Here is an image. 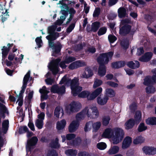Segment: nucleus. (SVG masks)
Listing matches in <instances>:
<instances>
[{
	"label": "nucleus",
	"mask_w": 156,
	"mask_h": 156,
	"mask_svg": "<svg viewBox=\"0 0 156 156\" xmlns=\"http://www.w3.org/2000/svg\"><path fill=\"white\" fill-rule=\"evenodd\" d=\"M99 112L95 106H90L86 107L81 112L77 114L76 120L73 121L69 127L70 132H75L79 125V121L83 119L86 116L90 119H94L98 117Z\"/></svg>",
	"instance_id": "f257e3e1"
},
{
	"label": "nucleus",
	"mask_w": 156,
	"mask_h": 156,
	"mask_svg": "<svg viewBox=\"0 0 156 156\" xmlns=\"http://www.w3.org/2000/svg\"><path fill=\"white\" fill-rule=\"evenodd\" d=\"M60 84H64L71 86L72 93L74 96L78 94V96L80 98H87L89 94V92L88 91H83L80 94L79 93L82 90V87L78 85V79L77 78H74L71 80L70 79L66 78V76H65L60 81Z\"/></svg>",
	"instance_id": "f03ea898"
},
{
	"label": "nucleus",
	"mask_w": 156,
	"mask_h": 156,
	"mask_svg": "<svg viewBox=\"0 0 156 156\" xmlns=\"http://www.w3.org/2000/svg\"><path fill=\"white\" fill-rule=\"evenodd\" d=\"M56 30L55 26H51L48 28V32L49 35L46 37V38L48 40L49 46L51 48L53 47L54 52L52 55L57 56L59 54L62 48V45L59 43H58L56 46L54 47V44L52 41L55 40L58 37V33L55 32Z\"/></svg>",
	"instance_id": "7ed1b4c3"
},
{
	"label": "nucleus",
	"mask_w": 156,
	"mask_h": 156,
	"mask_svg": "<svg viewBox=\"0 0 156 156\" xmlns=\"http://www.w3.org/2000/svg\"><path fill=\"white\" fill-rule=\"evenodd\" d=\"M113 55V52L111 51L107 53L101 54L98 58L97 61L100 64L98 72L99 76H103L105 75L106 71L105 66L102 64H107L111 59Z\"/></svg>",
	"instance_id": "20e7f679"
},
{
	"label": "nucleus",
	"mask_w": 156,
	"mask_h": 156,
	"mask_svg": "<svg viewBox=\"0 0 156 156\" xmlns=\"http://www.w3.org/2000/svg\"><path fill=\"white\" fill-rule=\"evenodd\" d=\"M59 4H61L62 6L61 7L62 10L60 11V13L62 14L60 17V19L57 20L55 23V25H52V26H55L56 28L57 27L56 25H60L66 19L67 16L68 15V13L67 11L66 10L64 9L68 10V5L66 4H64L63 3V1H60L59 2Z\"/></svg>",
	"instance_id": "39448f33"
},
{
	"label": "nucleus",
	"mask_w": 156,
	"mask_h": 156,
	"mask_svg": "<svg viewBox=\"0 0 156 156\" xmlns=\"http://www.w3.org/2000/svg\"><path fill=\"white\" fill-rule=\"evenodd\" d=\"M130 20L129 19L122 20L121 22V28L119 33L121 34L124 35L129 33L131 30V26L128 24L130 23Z\"/></svg>",
	"instance_id": "423d86ee"
},
{
	"label": "nucleus",
	"mask_w": 156,
	"mask_h": 156,
	"mask_svg": "<svg viewBox=\"0 0 156 156\" xmlns=\"http://www.w3.org/2000/svg\"><path fill=\"white\" fill-rule=\"evenodd\" d=\"M114 130L115 132V135L112 136V140L114 144H117L122 140L124 133L122 129L120 128H116L114 129Z\"/></svg>",
	"instance_id": "0eeeda50"
},
{
	"label": "nucleus",
	"mask_w": 156,
	"mask_h": 156,
	"mask_svg": "<svg viewBox=\"0 0 156 156\" xmlns=\"http://www.w3.org/2000/svg\"><path fill=\"white\" fill-rule=\"evenodd\" d=\"M9 126V121L8 120H5L3 121L2 123V127L0 132H2L5 134L6 133L8 129ZM5 140L0 136V147L3 146Z\"/></svg>",
	"instance_id": "6e6552de"
},
{
	"label": "nucleus",
	"mask_w": 156,
	"mask_h": 156,
	"mask_svg": "<svg viewBox=\"0 0 156 156\" xmlns=\"http://www.w3.org/2000/svg\"><path fill=\"white\" fill-rule=\"evenodd\" d=\"M44 115V113L43 112L37 115L38 119L35 121V125L39 129H42L43 127Z\"/></svg>",
	"instance_id": "1a4fd4ad"
},
{
	"label": "nucleus",
	"mask_w": 156,
	"mask_h": 156,
	"mask_svg": "<svg viewBox=\"0 0 156 156\" xmlns=\"http://www.w3.org/2000/svg\"><path fill=\"white\" fill-rule=\"evenodd\" d=\"M60 59H57L53 61L49 66V68L52 71L54 74H56L59 71L58 64Z\"/></svg>",
	"instance_id": "9d476101"
},
{
	"label": "nucleus",
	"mask_w": 156,
	"mask_h": 156,
	"mask_svg": "<svg viewBox=\"0 0 156 156\" xmlns=\"http://www.w3.org/2000/svg\"><path fill=\"white\" fill-rule=\"evenodd\" d=\"M142 150L146 154L154 155L156 154V148L154 147L145 146L142 148Z\"/></svg>",
	"instance_id": "9b49d317"
},
{
	"label": "nucleus",
	"mask_w": 156,
	"mask_h": 156,
	"mask_svg": "<svg viewBox=\"0 0 156 156\" xmlns=\"http://www.w3.org/2000/svg\"><path fill=\"white\" fill-rule=\"evenodd\" d=\"M81 107V105L80 103L73 102L70 104L69 108L71 112H76L78 111Z\"/></svg>",
	"instance_id": "f8f14e48"
},
{
	"label": "nucleus",
	"mask_w": 156,
	"mask_h": 156,
	"mask_svg": "<svg viewBox=\"0 0 156 156\" xmlns=\"http://www.w3.org/2000/svg\"><path fill=\"white\" fill-rule=\"evenodd\" d=\"M51 91L54 93H56L59 94H62L65 92V88L64 86L61 87L56 85L53 86L51 88Z\"/></svg>",
	"instance_id": "ddd939ff"
},
{
	"label": "nucleus",
	"mask_w": 156,
	"mask_h": 156,
	"mask_svg": "<svg viewBox=\"0 0 156 156\" xmlns=\"http://www.w3.org/2000/svg\"><path fill=\"white\" fill-rule=\"evenodd\" d=\"M85 65V63L84 62L79 60L71 64L69 66V68L70 69H73Z\"/></svg>",
	"instance_id": "4468645a"
},
{
	"label": "nucleus",
	"mask_w": 156,
	"mask_h": 156,
	"mask_svg": "<svg viewBox=\"0 0 156 156\" xmlns=\"http://www.w3.org/2000/svg\"><path fill=\"white\" fill-rule=\"evenodd\" d=\"M132 142V139L129 136L126 137L122 142V147L123 149L128 148Z\"/></svg>",
	"instance_id": "2eb2a0df"
},
{
	"label": "nucleus",
	"mask_w": 156,
	"mask_h": 156,
	"mask_svg": "<svg viewBox=\"0 0 156 156\" xmlns=\"http://www.w3.org/2000/svg\"><path fill=\"white\" fill-rule=\"evenodd\" d=\"M113 135V131L111 128L106 129L102 134V136L105 138H109L112 137Z\"/></svg>",
	"instance_id": "dca6fc26"
},
{
	"label": "nucleus",
	"mask_w": 156,
	"mask_h": 156,
	"mask_svg": "<svg viewBox=\"0 0 156 156\" xmlns=\"http://www.w3.org/2000/svg\"><path fill=\"white\" fill-rule=\"evenodd\" d=\"M93 75L91 70L89 67H87L85 69V71L81 74V76L83 78H88L92 76Z\"/></svg>",
	"instance_id": "f3484780"
},
{
	"label": "nucleus",
	"mask_w": 156,
	"mask_h": 156,
	"mask_svg": "<svg viewBox=\"0 0 156 156\" xmlns=\"http://www.w3.org/2000/svg\"><path fill=\"white\" fill-rule=\"evenodd\" d=\"M153 55L151 52H148L145 54L144 55L140 58L139 60L142 62H146L150 60Z\"/></svg>",
	"instance_id": "a211bd4d"
},
{
	"label": "nucleus",
	"mask_w": 156,
	"mask_h": 156,
	"mask_svg": "<svg viewBox=\"0 0 156 156\" xmlns=\"http://www.w3.org/2000/svg\"><path fill=\"white\" fill-rule=\"evenodd\" d=\"M7 112V109L5 105L0 102V125L1 123V118H5V113Z\"/></svg>",
	"instance_id": "6ab92c4d"
},
{
	"label": "nucleus",
	"mask_w": 156,
	"mask_h": 156,
	"mask_svg": "<svg viewBox=\"0 0 156 156\" xmlns=\"http://www.w3.org/2000/svg\"><path fill=\"white\" fill-rule=\"evenodd\" d=\"M108 100V98L105 96L103 97H98L97 98V101L99 105H102L105 104Z\"/></svg>",
	"instance_id": "aec40b11"
},
{
	"label": "nucleus",
	"mask_w": 156,
	"mask_h": 156,
	"mask_svg": "<svg viewBox=\"0 0 156 156\" xmlns=\"http://www.w3.org/2000/svg\"><path fill=\"white\" fill-rule=\"evenodd\" d=\"M66 124V122L64 119L58 121L56 123V128L58 130H61L65 128Z\"/></svg>",
	"instance_id": "412c9836"
},
{
	"label": "nucleus",
	"mask_w": 156,
	"mask_h": 156,
	"mask_svg": "<svg viewBox=\"0 0 156 156\" xmlns=\"http://www.w3.org/2000/svg\"><path fill=\"white\" fill-rule=\"evenodd\" d=\"M135 121L133 119H130L128 120L125 124V128L126 129H129L133 127L134 125Z\"/></svg>",
	"instance_id": "4be33fe9"
},
{
	"label": "nucleus",
	"mask_w": 156,
	"mask_h": 156,
	"mask_svg": "<svg viewBox=\"0 0 156 156\" xmlns=\"http://www.w3.org/2000/svg\"><path fill=\"white\" fill-rule=\"evenodd\" d=\"M125 64L124 61H120L112 63V66L113 68L118 69L124 66Z\"/></svg>",
	"instance_id": "5701e85b"
},
{
	"label": "nucleus",
	"mask_w": 156,
	"mask_h": 156,
	"mask_svg": "<svg viewBox=\"0 0 156 156\" xmlns=\"http://www.w3.org/2000/svg\"><path fill=\"white\" fill-rule=\"evenodd\" d=\"M38 139L35 136L33 137L30 140H28L27 141L28 146H27V150L28 147L29 148L30 146L35 145ZM29 150H30L29 149Z\"/></svg>",
	"instance_id": "b1692460"
},
{
	"label": "nucleus",
	"mask_w": 156,
	"mask_h": 156,
	"mask_svg": "<svg viewBox=\"0 0 156 156\" xmlns=\"http://www.w3.org/2000/svg\"><path fill=\"white\" fill-rule=\"evenodd\" d=\"M127 65L129 67L132 69L136 68L139 67L140 66L139 62L136 61L129 62L127 63Z\"/></svg>",
	"instance_id": "393cba45"
},
{
	"label": "nucleus",
	"mask_w": 156,
	"mask_h": 156,
	"mask_svg": "<svg viewBox=\"0 0 156 156\" xmlns=\"http://www.w3.org/2000/svg\"><path fill=\"white\" fill-rule=\"evenodd\" d=\"M119 150L118 146H114L112 147L108 151V154L110 155L113 154L117 153Z\"/></svg>",
	"instance_id": "a878e982"
},
{
	"label": "nucleus",
	"mask_w": 156,
	"mask_h": 156,
	"mask_svg": "<svg viewBox=\"0 0 156 156\" xmlns=\"http://www.w3.org/2000/svg\"><path fill=\"white\" fill-rule=\"evenodd\" d=\"M105 94L106 96H107L108 98H112L114 97L115 94V91L112 89L107 88L105 90Z\"/></svg>",
	"instance_id": "bb28decb"
},
{
	"label": "nucleus",
	"mask_w": 156,
	"mask_h": 156,
	"mask_svg": "<svg viewBox=\"0 0 156 156\" xmlns=\"http://www.w3.org/2000/svg\"><path fill=\"white\" fill-rule=\"evenodd\" d=\"M55 115L56 117L58 118L60 114L62 116L63 115V112L62 109L60 106L57 107L55 110Z\"/></svg>",
	"instance_id": "cd10ccee"
},
{
	"label": "nucleus",
	"mask_w": 156,
	"mask_h": 156,
	"mask_svg": "<svg viewBox=\"0 0 156 156\" xmlns=\"http://www.w3.org/2000/svg\"><path fill=\"white\" fill-rule=\"evenodd\" d=\"M118 16L120 18H122L126 16V10L124 8H120L118 9Z\"/></svg>",
	"instance_id": "c85d7f7f"
},
{
	"label": "nucleus",
	"mask_w": 156,
	"mask_h": 156,
	"mask_svg": "<svg viewBox=\"0 0 156 156\" xmlns=\"http://www.w3.org/2000/svg\"><path fill=\"white\" fill-rule=\"evenodd\" d=\"M101 125V122L99 121H98L94 123H92L93 132H97L100 129Z\"/></svg>",
	"instance_id": "c756f323"
},
{
	"label": "nucleus",
	"mask_w": 156,
	"mask_h": 156,
	"mask_svg": "<svg viewBox=\"0 0 156 156\" xmlns=\"http://www.w3.org/2000/svg\"><path fill=\"white\" fill-rule=\"evenodd\" d=\"M146 122L148 125H156V118H148L146 120Z\"/></svg>",
	"instance_id": "7c9ffc66"
},
{
	"label": "nucleus",
	"mask_w": 156,
	"mask_h": 156,
	"mask_svg": "<svg viewBox=\"0 0 156 156\" xmlns=\"http://www.w3.org/2000/svg\"><path fill=\"white\" fill-rule=\"evenodd\" d=\"M144 140L145 139L144 137L140 136L134 140L133 143L134 144H138L143 143Z\"/></svg>",
	"instance_id": "2f4dec72"
},
{
	"label": "nucleus",
	"mask_w": 156,
	"mask_h": 156,
	"mask_svg": "<svg viewBox=\"0 0 156 156\" xmlns=\"http://www.w3.org/2000/svg\"><path fill=\"white\" fill-rule=\"evenodd\" d=\"M100 27V23L98 22H96L92 23L91 25V31L96 32Z\"/></svg>",
	"instance_id": "473e14b6"
},
{
	"label": "nucleus",
	"mask_w": 156,
	"mask_h": 156,
	"mask_svg": "<svg viewBox=\"0 0 156 156\" xmlns=\"http://www.w3.org/2000/svg\"><path fill=\"white\" fill-rule=\"evenodd\" d=\"M65 153L68 156H76L77 151L76 150L69 149L66 151Z\"/></svg>",
	"instance_id": "72a5a7b5"
},
{
	"label": "nucleus",
	"mask_w": 156,
	"mask_h": 156,
	"mask_svg": "<svg viewBox=\"0 0 156 156\" xmlns=\"http://www.w3.org/2000/svg\"><path fill=\"white\" fill-rule=\"evenodd\" d=\"M147 129V126L144 123H141L139 125L138 127V131L141 132L144 131Z\"/></svg>",
	"instance_id": "f704fd0d"
},
{
	"label": "nucleus",
	"mask_w": 156,
	"mask_h": 156,
	"mask_svg": "<svg viewBox=\"0 0 156 156\" xmlns=\"http://www.w3.org/2000/svg\"><path fill=\"white\" fill-rule=\"evenodd\" d=\"M39 92L42 94L41 96V98H44V96L49 92V91L46 90L45 87L43 86L41 89H40Z\"/></svg>",
	"instance_id": "c9c22d12"
},
{
	"label": "nucleus",
	"mask_w": 156,
	"mask_h": 156,
	"mask_svg": "<svg viewBox=\"0 0 156 156\" xmlns=\"http://www.w3.org/2000/svg\"><path fill=\"white\" fill-rule=\"evenodd\" d=\"M110 118L109 116H105L103 117L102 119V122L104 126H107L109 123Z\"/></svg>",
	"instance_id": "e433bc0d"
},
{
	"label": "nucleus",
	"mask_w": 156,
	"mask_h": 156,
	"mask_svg": "<svg viewBox=\"0 0 156 156\" xmlns=\"http://www.w3.org/2000/svg\"><path fill=\"white\" fill-rule=\"evenodd\" d=\"M135 122L138 123L141 121V112L139 111L136 112L135 116Z\"/></svg>",
	"instance_id": "4c0bfd02"
},
{
	"label": "nucleus",
	"mask_w": 156,
	"mask_h": 156,
	"mask_svg": "<svg viewBox=\"0 0 156 156\" xmlns=\"http://www.w3.org/2000/svg\"><path fill=\"white\" fill-rule=\"evenodd\" d=\"M69 13L70 14V17L68 19V21L67 22V23H68L72 19L73 15L75 13L76 11L73 8H71L69 10Z\"/></svg>",
	"instance_id": "58836bf2"
},
{
	"label": "nucleus",
	"mask_w": 156,
	"mask_h": 156,
	"mask_svg": "<svg viewBox=\"0 0 156 156\" xmlns=\"http://www.w3.org/2000/svg\"><path fill=\"white\" fill-rule=\"evenodd\" d=\"M97 147L100 150H103L106 148L107 145L105 143L100 142L97 144Z\"/></svg>",
	"instance_id": "ea45409f"
},
{
	"label": "nucleus",
	"mask_w": 156,
	"mask_h": 156,
	"mask_svg": "<svg viewBox=\"0 0 156 156\" xmlns=\"http://www.w3.org/2000/svg\"><path fill=\"white\" fill-rule=\"evenodd\" d=\"M92 127V121H89L87 122L85 125L84 130L86 132L90 131Z\"/></svg>",
	"instance_id": "a19ab883"
},
{
	"label": "nucleus",
	"mask_w": 156,
	"mask_h": 156,
	"mask_svg": "<svg viewBox=\"0 0 156 156\" xmlns=\"http://www.w3.org/2000/svg\"><path fill=\"white\" fill-rule=\"evenodd\" d=\"M102 83V81L100 80L96 79L95 80L93 87L95 88L97 87L100 86Z\"/></svg>",
	"instance_id": "79ce46f5"
},
{
	"label": "nucleus",
	"mask_w": 156,
	"mask_h": 156,
	"mask_svg": "<svg viewBox=\"0 0 156 156\" xmlns=\"http://www.w3.org/2000/svg\"><path fill=\"white\" fill-rule=\"evenodd\" d=\"M2 54L3 58L4 57H6L7 55L9 50L6 47L4 46L2 49Z\"/></svg>",
	"instance_id": "37998d69"
},
{
	"label": "nucleus",
	"mask_w": 156,
	"mask_h": 156,
	"mask_svg": "<svg viewBox=\"0 0 156 156\" xmlns=\"http://www.w3.org/2000/svg\"><path fill=\"white\" fill-rule=\"evenodd\" d=\"M107 31L106 27H104L100 28L98 32V34L99 36H101L105 34Z\"/></svg>",
	"instance_id": "c03bdc74"
},
{
	"label": "nucleus",
	"mask_w": 156,
	"mask_h": 156,
	"mask_svg": "<svg viewBox=\"0 0 156 156\" xmlns=\"http://www.w3.org/2000/svg\"><path fill=\"white\" fill-rule=\"evenodd\" d=\"M2 20L3 22L5 21L8 17L9 15L6 10H4V12L2 15Z\"/></svg>",
	"instance_id": "a18cd8bd"
},
{
	"label": "nucleus",
	"mask_w": 156,
	"mask_h": 156,
	"mask_svg": "<svg viewBox=\"0 0 156 156\" xmlns=\"http://www.w3.org/2000/svg\"><path fill=\"white\" fill-rule=\"evenodd\" d=\"M152 83L151 78H150L149 77H146L144 80V83L146 85H148L151 83Z\"/></svg>",
	"instance_id": "49530a36"
},
{
	"label": "nucleus",
	"mask_w": 156,
	"mask_h": 156,
	"mask_svg": "<svg viewBox=\"0 0 156 156\" xmlns=\"http://www.w3.org/2000/svg\"><path fill=\"white\" fill-rule=\"evenodd\" d=\"M102 91V88L101 87H99L96 89L93 92L95 94V96L97 97L98 95L101 93Z\"/></svg>",
	"instance_id": "de8ad7c7"
},
{
	"label": "nucleus",
	"mask_w": 156,
	"mask_h": 156,
	"mask_svg": "<svg viewBox=\"0 0 156 156\" xmlns=\"http://www.w3.org/2000/svg\"><path fill=\"white\" fill-rule=\"evenodd\" d=\"M36 42L37 45L39 47H40L42 44V42L41 40V37H37L35 40Z\"/></svg>",
	"instance_id": "09e8293b"
},
{
	"label": "nucleus",
	"mask_w": 156,
	"mask_h": 156,
	"mask_svg": "<svg viewBox=\"0 0 156 156\" xmlns=\"http://www.w3.org/2000/svg\"><path fill=\"white\" fill-rule=\"evenodd\" d=\"M30 71H29L26 75L25 76L23 79V82L27 83V82L30 77Z\"/></svg>",
	"instance_id": "8fccbe9b"
},
{
	"label": "nucleus",
	"mask_w": 156,
	"mask_h": 156,
	"mask_svg": "<svg viewBox=\"0 0 156 156\" xmlns=\"http://www.w3.org/2000/svg\"><path fill=\"white\" fill-rule=\"evenodd\" d=\"M108 39L111 43H113L116 39V37L113 35H109L108 36Z\"/></svg>",
	"instance_id": "3c124183"
},
{
	"label": "nucleus",
	"mask_w": 156,
	"mask_h": 156,
	"mask_svg": "<svg viewBox=\"0 0 156 156\" xmlns=\"http://www.w3.org/2000/svg\"><path fill=\"white\" fill-rule=\"evenodd\" d=\"M147 92L148 93H154L155 91V88L149 86L146 88Z\"/></svg>",
	"instance_id": "603ef678"
},
{
	"label": "nucleus",
	"mask_w": 156,
	"mask_h": 156,
	"mask_svg": "<svg viewBox=\"0 0 156 156\" xmlns=\"http://www.w3.org/2000/svg\"><path fill=\"white\" fill-rule=\"evenodd\" d=\"M106 84L108 85L113 87H116L118 86V84L117 83H115L112 81L108 82L106 83Z\"/></svg>",
	"instance_id": "864d4df0"
},
{
	"label": "nucleus",
	"mask_w": 156,
	"mask_h": 156,
	"mask_svg": "<svg viewBox=\"0 0 156 156\" xmlns=\"http://www.w3.org/2000/svg\"><path fill=\"white\" fill-rule=\"evenodd\" d=\"M97 97L95 96L93 92L88 95L87 99L89 100H92L94 99Z\"/></svg>",
	"instance_id": "5fc2aeb1"
},
{
	"label": "nucleus",
	"mask_w": 156,
	"mask_h": 156,
	"mask_svg": "<svg viewBox=\"0 0 156 156\" xmlns=\"http://www.w3.org/2000/svg\"><path fill=\"white\" fill-rule=\"evenodd\" d=\"M76 59V58L74 57H69L67 58L65 61L66 64H69V63L75 60Z\"/></svg>",
	"instance_id": "6e6d98bb"
},
{
	"label": "nucleus",
	"mask_w": 156,
	"mask_h": 156,
	"mask_svg": "<svg viewBox=\"0 0 156 156\" xmlns=\"http://www.w3.org/2000/svg\"><path fill=\"white\" fill-rule=\"evenodd\" d=\"M58 140L57 139H56V141L55 142H53L51 144V146L54 148H57L59 147V145L58 143Z\"/></svg>",
	"instance_id": "4d7b16f0"
},
{
	"label": "nucleus",
	"mask_w": 156,
	"mask_h": 156,
	"mask_svg": "<svg viewBox=\"0 0 156 156\" xmlns=\"http://www.w3.org/2000/svg\"><path fill=\"white\" fill-rule=\"evenodd\" d=\"M76 136L75 134H68L66 135V139L68 140H70L74 138Z\"/></svg>",
	"instance_id": "13d9d810"
},
{
	"label": "nucleus",
	"mask_w": 156,
	"mask_h": 156,
	"mask_svg": "<svg viewBox=\"0 0 156 156\" xmlns=\"http://www.w3.org/2000/svg\"><path fill=\"white\" fill-rule=\"evenodd\" d=\"M75 26V24L73 23L71 24L67 29V32L68 33L70 32L74 29Z\"/></svg>",
	"instance_id": "bf43d9fd"
},
{
	"label": "nucleus",
	"mask_w": 156,
	"mask_h": 156,
	"mask_svg": "<svg viewBox=\"0 0 156 156\" xmlns=\"http://www.w3.org/2000/svg\"><path fill=\"white\" fill-rule=\"evenodd\" d=\"M144 52V50L143 48L141 47L137 49L136 54L137 55L139 56L143 54Z\"/></svg>",
	"instance_id": "052dcab7"
},
{
	"label": "nucleus",
	"mask_w": 156,
	"mask_h": 156,
	"mask_svg": "<svg viewBox=\"0 0 156 156\" xmlns=\"http://www.w3.org/2000/svg\"><path fill=\"white\" fill-rule=\"evenodd\" d=\"M47 156H57V154L54 151H49L48 152Z\"/></svg>",
	"instance_id": "680f3d73"
},
{
	"label": "nucleus",
	"mask_w": 156,
	"mask_h": 156,
	"mask_svg": "<svg viewBox=\"0 0 156 156\" xmlns=\"http://www.w3.org/2000/svg\"><path fill=\"white\" fill-rule=\"evenodd\" d=\"M28 130V128L26 126H23L21 127L20 129V131L21 133H23L26 132H27Z\"/></svg>",
	"instance_id": "e2e57ef3"
},
{
	"label": "nucleus",
	"mask_w": 156,
	"mask_h": 156,
	"mask_svg": "<svg viewBox=\"0 0 156 156\" xmlns=\"http://www.w3.org/2000/svg\"><path fill=\"white\" fill-rule=\"evenodd\" d=\"M100 9L99 8H96L94 10V12L93 13V16L94 17L98 16L100 13Z\"/></svg>",
	"instance_id": "0e129e2a"
},
{
	"label": "nucleus",
	"mask_w": 156,
	"mask_h": 156,
	"mask_svg": "<svg viewBox=\"0 0 156 156\" xmlns=\"http://www.w3.org/2000/svg\"><path fill=\"white\" fill-rule=\"evenodd\" d=\"M96 51V49L94 47H91L88 48L86 52L88 53H94Z\"/></svg>",
	"instance_id": "69168bd1"
},
{
	"label": "nucleus",
	"mask_w": 156,
	"mask_h": 156,
	"mask_svg": "<svg viewBox=\"0 0 156 156\" xmlns=\"http://www.w3.org/2000/svg\"><path fill=\"white\" fill-rule=\"evenodd\" d=\"M78 156H90V155L87 152H81L78 153Z\"/></svg>",
	"instance_id": "338daca9"
},
{
	"label": "nucleus",
	"mask_w": 156,
	"mask_h": 156,
	"mask_svg": "<svg viewBox=\"0 0 156 156\" xmlns=\"http://www.w3.org/2000/svg\"><path fill=\"white\" fill-rule=\"evenodd\" d=\"M28 126L33 131L35 130L34 126L33 123L30 122L28 124Z\"/></svg>",
	"instance_id": "774afa93"
}]
</instances>
